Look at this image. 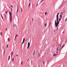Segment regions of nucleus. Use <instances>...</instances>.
Segmentation results:
<instances>
[{
    "mask_svg": "<svg viewBox=\"0 0 67 67\" xmlns=\"http://www.w3.org/2000/svg\"><path fill=\"white\" fill-rule=\"evenodd\" d=\"M23 63V62H22L21 63V65H22V63Z\"/></svg>",
    "mask_w": 67,
    "mask_h": 67,
    "instance_id": "obj_28",
    "label": "nucleus"
},
{
    "mask_svg": "<svg viewBox=\"0 0 67 67\" xmlns=\"http://www.w3.org/2000/svg\"><path fill=\"white\" fill-rule=\"evenodd\" d=\"M21 12H22V9H21Z\"/></svg>",
    "mask_w": 67,
    "mask_h": 67,
    "instance_id": "obj_36",
    "label": "nucleus"
},
{
    "mask_svg": "<svg viewBox=\"0 0 67 67\" xmlns=\"http://www.w3.org/2000/svg\"><path fill=\"white\" fill-rule=\"evenodd\" d=\"M18 36V35H16L15 36V38H16V36Z\"/></svg>",
    "mask_w": 67,
    "mask_h": 67,
    "instance_id": "obj_12",
    "label": "nucleus"
},
{
    "mask_svg": "<svg viewBox=\"0 0 67 67\" xmlns=\"http://www.w3.org/2000/svg\"><path fill=\"white\" fill-rule=\"evenodd\" d=\"M39 56H40V55H39Z\"/></svg>",
    "mask_w": 67,
    "mask_h": 67,
    "instance_id": "obj_64",
    "label": "nucleus"
},
{
    "mask_svg": "<svg viewBox=\"0 0 67 67\" xmlns=\"http://www.w3.org/2000/svg\"><path fill=\"white\" fill-rule=\"evenodd\" d=\"M8 11H9L8 10L7 12H5V13H6V14H7V13H8Z\"/></svg>",
    "mask_w": 67,
    "mask_h": 67,
    "instance_id": "obj_13",
    "label": "nucleus"
},
{
    "mask_svg": "<svg viewBox=\"0 0 67 67\" xmlns=\"http://www.w3.org/2000/svg\"><path fill=\"white\" fill-rule=\"evenodd\" d=\"M47 65H48V63H47Z\"/></svg>",
    "mask_w": 67,
    "mask_h": 67,
    "instance_id": "obj_59",
    "label": "nucleus"
},
{
    "mask_svg": "<svg viewBox=\"0 0 67 67\" xmlns=\"http://www.w3.org/2000/svg\"><path fill=\"white\" fill-rule=\"evenodd\" d=\"M6 15H5V18L6 19H7V18H6Z\"/></svg>",
    "mask_w": 67,
    "mask_h": 67,
    "instance_id": "obj_39",
    "label": "nucleus"
},
{
    "mask_svg": "<svg viewBox=\"0 0 67 67\" xmlns=\"http://www.w3.org/2000/svg\"><path fill=\"white\" fill-rule=\"evenodd\" d=\"M47 25V24H45L44 25V26H45V27Z\"/></svg>",
    "mask_w": 67,
    "mask_h": 67,
    "instance_id": "obj_21",
    "label": "nucleus"
},
{
    "mask_svg": "<svg viewBox=\"0 0 67 67\" xmlns=\"http://www.w3.org/2000/svg\"><path fill=\"white\" fill-rule=\"evenodd\" d=\"M60 18H61V19H62V14L61 15V14L60 15Z\"/></svg>",
    "mask_w": 67,
    "mask_h": 67,
    "instance_id": "obj_7",
    "label": "nucleus"
},
{
    "mask_svg": "<svg viewBox=\"0 0 67 67\" xmlns=\"http://www.w3.org/2000/svg\"><path fill=\"white\" fill-rule=\"evenodd\" d=\"M25 41H26V40H25Z\"/></svg>",
    "mask_w": 67,
    "mask_h": 67,
    "instance_id": "obj_63",
    "label": "nucleus"
},
{
    "mask_svg": "<svg viewBox=\"0 0 67 67\" xmlns=\"http://www.w3.org/2000/svg\"><path fill=\"white\" fill-rule=\"evenodd\" d=\"M10 55H9L8 56V60H9L10 59Z\"/></svg>",
    "mask_w": 67,
    "mask_h": 67,
    "instance_id": "obj_9",
    "label": "nucleus"
},
{
    "mask_svg": "<svg viewBox=\"0 0 67 67\" xmlns=\"http://www.w3.org/2000/svg\"><path fill=\"white\" fill-rule=\"evenodd\" d=\"M56 50H57V51H58V49H56Z\"/></svg>",
    "mask_w": 67,
    "mask_h": 67,
    "instance_id": "obj_32",
    "label": "nucleus"
},
{
    "mask_svg": "<svg viewBox=\"0 0 67 67\" xmlns=\"http://www.w3.org/2000/svg\"><path fill=\"white\" fill-rule=\"evenodd\" d=\"M8 41H10V39L9 38H8Z\"/></svg>",
    "mask_w": 67,
    "mask_h": 67,
    "instance_id": "obj_22",
    "label": "nucleus"
},
{
    "mask_svg": "<svg viewBox=\"0 0 67 67\" xmlns=\"http://www.w3.org/2000/svg\"><path fill=\"white\" fill-rule=\"evenodd\" d=\"M18 54H17L16 55V56H18Z\"/></svg>",
    "mask_w": 67,
    "mask_h": 67,
    "instance_id": "obj_46",
    "label": "nucleus"
},
{
    "mask_svg": "<svg viewBox=\"0 0 67 67\" xmlns=\"http://www.w3.org/2000/svg\"><path fill=\"white\" fill-rule=\"evenodd\" d=\"M64 12H65V11H66V10H64Z\"/></svg>",
    "mask_w": 67,
    "mask_h": 67,
    "instance_id": "obj_48",
    "label": "nucleus"
},
{
    "mask_svg": "<svg viewBox=\"0 0 67 67\" xmlns=\"http://www.w3.org/2000/svg\"><path fill=\"white\" fill-rule=\"evenodd\" d=\"M2 13L1 14V16H2Z\"/></svg>",
    "mask_w": 67,
    "mask_h": 67,
    "instance_id": "obj_51",
    "label": "nucleus"
},
{
    "mask_svg": "<svg viewBox=\"0 0 67 67\" xmlns=\"http://www.w3.org/2000/svg\"><path fill=\"white\" fill-rule=\"evenodd\" d=\"M17 13H17V10L16 15H18V14Z\"/></svg>",
    "mask_w": 67,
    "mask_h": 67,
    "instance_id": "obj_40",
    "label": "nucleus"
},
{
    "mask_svg": "<svg viewBox=\"0 0 67 67\" xmlns=\"http://www.w3.org/2000/svg\"><path fill=\"white\" fill-rule=\"evenodd\" d=\"M57 49H58V47H57Z\"/></svg>",
    "mask_w": 67,
    "mask_h": 67,
    "instance_id": "obj_60",
    "label": "nucleus"
},
{
    "mask_svg": "<svg viewBox=\"0 0 67 67\" xmlns=\"http://www.w3.org/2000/svg\"><path fill=\"white\" fill-rule=\"evenodd\" d=\"M1 34H2V32H1Z\"/></svg>",
    "mask_w": 67,
    "mask_h": 67,
    "instance_id": "obj_53",
    "label": "nucleus"
},
{
    "mask_svg": "<svg viewBox=\"0 0 67 67\" xmlns=\"http://www.w3.org/2000/svg\"><path fill=\"white\" fill-rule=\"evenodd\" d=\"M12 62H13V60H14V58H13L12 59Z\"/></svg>",
    "mask_w": 67,
    "mask_h": 67,
    "instance_id": "obj_26",
    "label": "nucleus"
},
{
    "mask_svg": "<svg viewBox=\"0 0 67 67\" xmlns=\"http://www.w3.org/2000/svg\"><path fill=\"white\" fill-rule=\"evenodd\" d=\"M3 49H4V53L3 54V55H4V46L3 47Z\"/></svg>",
    "mask_w": 67,
    "mask_h": 67,
    "instance_id": "obj_10",
    "label": "nucleus"
},
{
    "mask_svg": "<svg viewBox=\"0 0 67 67\" xmlns=\"http://www.w3.org/2000/svg\"><path fill=\"white\" fill-rule=\"evenodd\" d=\"M13 51H12V55H13Z\"/></svg>",
    "mask_w": 67,
    "mask_h": 67,
    "instance_id": "obj_29",
    "label": "nucleus"
},
{
    "mask_svg": "<svg viewBox=\"0 0 67 67\" xmlns=\"http://www.w3.org/2000/svg\"><path fill=\"white\" fill-rule=\"evenodd\" d=\"M7 45V48H8V46H9V44H6Z\"/></svg>",
    "mask_w": 67,
    "mask_h": 67,
    "instance_id": "obj_14",
    "label": "nucleus"
},
{
    "mask_svg": "<svg viewBox=\"0 0 67 67\" xmlns=\"http://www.w3.org/2000/svg\"><path fill=\"white\" fill-rule=\"evenodd\" d=\"M60 21L59 20L56 23V20H55V26L56 27H57V26L58 25V24H59V22Z\"/></svg>",
    "mask_w": 67,
    "mask_h": 67,
    "instance_id": "obj_2",
    "label": "nucleus"
},
{
    "mask_svg": "<svg viewBox=\"0 0 67 67\" xmlns=\"http://www.w3.org/2000/svg\"><path fill=\"white\" fill-rule=\"evenodd\" d=\"M42 62H43V64H44V62L43 61Z\"/></svg>",
    "mask_w": 67,
    "mask_h": 67,
    "instance_id": "obj_45",
    "label": "nucleus"
},
{
    "mask_svg": "<svg viewBox=\"0 0 67 67\" xmlns=\"http://www.w3.org/2000/svg\"><path fill=\"white\" fill-rule=\"evenodd\" d=\"M38 55H40V54L39 53H38Z\"/></svg>",
    "mask_w": 67,
    "mask_h": 67,
    "instance_id": "obj_54",
    "label": "nucleus"
},
{
    "mask_svg": "<svg viewBox=\"0 0 67 67\" xmlns=\"http://www.w3.org/2000/svg\"><path fill=\"white\" fill-rule=\"evenodd\" d=\"M49 26H50V25H49Z\"/></svg>",
    "mask_w": 67,
    "mask_h": 67,
    "instance_id": "obj_62",
    "label": "nucleus"
},
{
    "mask_svg": "<svg viewBox=\"0 0 67 67\" xmlns=\"http://www.w3.org/2000/svg\"><path fill=\"white\" fill-rule=\"evenodd\" d=\"M30 3H29V6H28V7H29L30 5Z\"/></svg>",
    "mask_w": 67,
    "mask_h": 67,
    "instance_id": "obj_17",
    "label": "nucleus"
},
{
    "mask_svg": "<svg viewBox=\"0 0 67 67\" xmlns=\"http://www.w3.org/2000/svg\"><path fill=\"white\" fill-rule=\"evenodd\" d=\"M54 32H55V30H54Z\"/></svg>",
    "mask_w": 67,
    "mask_h": 67,
    "instance_id": "obj_52",
    "label": "nucleus"
},
{
    "mask_svg": "<svg viewBox=\"0 0 67 67\" xmlns=\"http://www.w3.org/2000/svg\"><path fill=\"white\" fill-rule=\"evenodd\" d=\"M58 27H57V31H58Z\"/></svg>",
    "mask_w": 67,
    "mask_h": 67,
    "instance_id": "obj_27",
    "label": "nucleus"
},
{
    "mask_svg": "<svg viewBox=\"0 0 67 67\" xmlns=\"http://www.w3.org/2000/svg\"><path fill=\"white\" fill-rule=\"evenodd\" d=\"M18 5L17 6V13H18Z\"/></svg>",
    "mask_w": 67,
    "mask_h": 67,
    "instance_id": "obj_11",
    "label": "nucleus"
},
{
    "mask_svg": "<svg viewBox=\"0 0 67 67\" xmlns=\"http://www.w3.org/2000/svg\"><path fill=\"white\" fill-rule=\"evenodd\" d=\"M65 63L66 64V63H67L65 62Z\"/></svg>",
    "mask_w": 67,
    "mask_h": 67,
    "instance_id": "obj_58",
    "label": "nucleus"
},
{
    "mask_svg": "<svg viewBox=\"0 0 67 67\" xmlns=\"http://www.w3.org/2000/svg\"><path fill=\"white\" fill-rule=\"evenodd\" d=\"M62 13H62H62H60V14L61 15V14H62Z\"/></svg>",
    "mask_w": 67,
    "mask_h": 67,
    "instance_id": "obj_37",
    "label": "nucleus"
},
{
    "mask_svg": "<svg viewBox=\"0 0 67 67\" xmlns=\"http://www.w3.org/2000/svg\"><path fill=\"white\" fill-rule=\"evenodd\" d=\"M23 3H24V2H23Z\"/></svg>",
    "mask_w": 67,
    "mask_h": 67,
    "instance_id": "obj_55",
    "label": "nucleus"
},
{
    "mask_svg": "<svg viewBox=\"0 0 67 67\" xmlns=\"http://www.w3.org/2000/svg\"><path fill=\"white\" fill-rule=\"evenodd\" d=\"M66 20H67V19H66L65 20V21H66Z\"/></svg>",
    "mask_w": 67,
    "mask_h": 67,
    "instance_id": "obj_49",
    "label": "nucleus"
},
{
    "mask_svg": "<svg viewBox=\"0 0 67 67\" xmlns=\"http://www.w3.org/2000/svg\"><path fill=\"white\" fill-rule=\"evenodd\" d=\"M23 41H25V38H24Z\"/></svg>",
    "mask_w": 67,
    "mask_h": 67,
    "instance_id": "obj_23",
    "label": "nucleus"
},
{
    "mask_svg": "<svg viewBox=\"0 0 67 67\" xmlns=\"http://www.w3.org/2000/svg\"><path fill=\"white\" fill-rule=\"evenodd\" d=\"M1 35H2V34H1Z\"/></svg>",
    "mask_w": 67,
    "mask_h": 67,
    "instance_id": "obj_61",
    "label": "nucleus"
},
{
    "mask_svg": "<svg viewBox=\"0 0 67 67\" xmlns=\"http://www.w3.org/2000/svg\"><path fill=\"white\" fill-rule=\"evenodd\" d=\"M59 21H60V20H61V18L60 17V18L59 19Z\"/></svg>",
    "mask_w": 67,
    "mask_h": 67,
    "instance_id": "obj_16",
    "label": "nucleus"
},
{
    "mask_svg": "<svg viewBox=\"0 0 67 67\" xmlns=\"http://www.w3.org/2000/svg\"><path fill=\"white\" fill-rule=\"evenodd\" d=\"M29 59H28L27 60V61H28L29 60Z\"/></svg>",
    "mask_w": 67,
    "mask_h": 67,
    "instance_id": "obj_44",
    "label": "nucleus"
},
{
    "mask_svg": "<svg viewBox=\"0 0 67 67\" xmlns=\"http://www.w3.org/2000/svg\"><path fill=\"white\" fill-rule=\"evenodd\" d=\"M38 3V2H37V5H36V7H37V4Z\"/></svg>",
    "mask_w": 67,
    "mask_h": 67,
    "instance_id": "obj_31",
    "label": "nucleus"
},
{
    "mask_svg": "<svg viewBox=\"0 0 67 67\" xmlns=\"http://www.w3.org/2000/svg\"><path fill=\"white\" fill-rule=\"evenodd\" d=\"M56 53H57V54L58 53V52L56 51Z\"/></svg>",
    "mask_w": 67,
    "mask_h": 67,
    "instance_id": "obj_33",
    "label": "nucleus"
},
{
    "mask_svg": "<svg viewBox=\"0 0 67 67\" xmlns=\"http://www.w3.org/2000/svg\"><path fill=\"white\" fill-rule=\"evenodd\" d=\"M5 30H6V31H7V28H6V29Z\"/></svg>",
    "mask_w": 67,
    "mask_h": 67,
    "instance_id": "obj_41",
    "label": "nucleus"
},
{
    "mask_svg": "<svg viewBox=\"0 0 67 67\" xmlns=\"http://www.w3.org/2000/svg\"><path fill=\"white\" fill-rule=\"evenodd\" d=\"M12 7L13 8V5H12L11 6V7Z\"/></svg>",
    "mask_w": 67,
    "mask_h": 67,
    "instance_id": "obj_30",
    "label": "nucleus"
},
{
    "mask_svg": "<svg viewBox=\"0 0 67 67\" xmlns=\"http://www.w3.org/2000/svg\"><path fill=\"white\" fill-rule=\"evenodd\" d=\"M32 21L33 22V18H32Z\"/></svg>",
    "mask_w": 67,
    "mask_h": 67,
    "instance_id": "obj_34",
    "label": "nucleus"
},
{
    "mask_svg": "<svg viewBox=\"0 0 67 67\" xmlns=\"http://www.w3.org/2000/svg\"><path fill=\"white\" fill-rule=\"evenodd\" d=\"M31 63H32V60H31Z\"/></svg>",
    "mask_w": 67,
    "mask_h": 67,
    "instance_id": "obj_43",
    "label": "nucleus"
},
{
    "mask_svg": "<svg viewBox=\"0 0 67 67\" xmlns=\"http://www.w3.org/2000/svg\"><path fill=\"white\" fill-rule=\"evenodd\" d=\"M11 10H12V12H13V11L12 10V8H11Z\"/></svg>",
    "mask_w": 67,
    "mask_h": 67,
    "instance_id": "obj_25",
    "label": "nucleus"
},
{
    "mask_svg": "<svg viewBox=\"0 0 67 67\" xmlns=\"http://www.w3.org/2000/svg\"><path fill=\"white\" fill-rule=\"evenodd\" d=\"M65 46V45H63L62 47L61 48V49L60 50V52L61 51V50H62V49L64 47V46Z\"/></svg>",
    "mask_w": 67,
    "mask_h": 67,
    "instance_id": "obj_4",
    "label": "nucleus"
},
{
    "mask_svg": "<svg viewBox=\"0 0 67 67\" xmlns=\"http://www.w3.org/2000/svg\"><path fill=\"white\" fill-rule=\"evenodd\" d=\"M21 10L22 9V8L21 7Z\"/></svg>",
    "mask_w": 67,
    "mask_h": 67,
    "instance_id": "obj_50",
    "label": "nucleus"
},
{
    "mask_svg": "<svg viewBox=\"0 0 67 67\" xmlns=\"http://www.w3.org/2000/svg\"><path fill=\"white\" fill-rule=\"evenodd\" d=\"M59 14V13H58L57 14V15H56V16L57 17H58V14Z\"/></svg>",
    "mask_w": 67,
    "mask_h": 67,
    "instance_id": "obj_5",
    "label": "nucleus"
},
{
    "mask_svg": "<svg viewBox=\"0 0 67 67\" xmlns=\"http://www.w3.org/2000/svg\"><path fill=\"white\" fill-rule=\"evenodd\" d=\"M13 26H14H14H15V25H14V24Z\"/></svg>",
    "mask_w": 67,
    "mask_h": 67,
    "instance_id": "obj_35",
    "label": "nucleus"
},
{
    "mask_svg": "<svg viewBox=\"0 0 67 67\" xmlns=\"http://www.w3.org/2000/svg\"><path fill=\"white\" fill-rule=\"evenodd\" d=\"M51 23H49V25H51Z\"/></svg>",
    "mask_w": 67,
    "mask_h": 67,
    "instance_id": "obj_47",
    "label": "nucleus"
},
{
    "mask_svg": "<svg viewBox=\"0 0 67 67\" xmlns=\"http://www.w3.org/2000/svg\"><path fill=\"white\" fill-rule=\"evenodd\" d=\"M59 18V17H57L56 21H57V22H58V20Z\"/></svg>",
    "mask_w": 67,
    "mask_h": 67,
    "instance_id": "obj_6",
    "label": "nucleus"
},
{
    "mask_svg": "<svg viewBox=\"0 0 67 67\" xmlns=\"http://www.w3.org/2000/svg\"><path fill=\"white\" fill-rule=\"evenodd\" d=\"M44 0H42L41 2L40 3H42V2H43V1H44Z\"/></svg>",
    "mask_w": 67,
    "mask_h": 67,
    "instance_id": "obj_15",
    "label": "nucleus"
},
{
    "mask_svg": "<svg viewBox=\"0 0 67 67\" xmlns=\"http://www.w3.org/2000/svg\"><path fill=\"white\" fill-rule=\"evenodd\" d=\"M15 40V39H14V40Z\"/></svg>",
    "mask_w": 67,
    "mask_h": 67,
    "instance_id": "obj_56",
    "label": "nucleus"
},
{
    "mask_svg": "<svg viewBox=\"0 0 67 67\" xmlns=\"http://www.w3.org/2000/svg\"><path fill=\"white\" fill-rule=\"evenodd\" d=\"M9 20L10 22H11V21H12V13L11 12H9Z\"/></svg>",
    "mask_w": 67,
    "mask_h": 67,
    "instance_id": "obj_1",
    "label": "nucleus"
},
{
    "mask_svg": "<svg viewBox=\"0 0 67 67\" xmlns=\"http://www.w3.org/2000/svg\"><path fill=\"white\" fill-rule=\"evenodd\" d=\"M30 44H31V43H30L29 42L28 43V46L27 47V49H28V48H29V47H30Z\"/></svg>",
    "mask_w": 67,
    "mask_h": 67,
    "instance_id": "obj_3",
    "label": "nucleus"
},
{
    "mask_svg": "<svg viewBox=\"0 0 67 67\" xmlns=\"http://www.w3.org/2000/svg\"><path fill=\"white\" fill-rule=\"evenodd\" d=\"M1 17L2 19L3 20V16H2V15Z\"/></svg>",
    "mask_w": 67,
    "mask_h": 67,
    "instance_id": "obj_20",
    "label": "nucleus"
},
{
    "mask_svg": "<svg viewBox=\"0 0 67 67\" xmlns=\"http://www.w3.org/2000/svg\"><path fill=\"white\" fill-rule=\"evenodd\" d=\"M57 54H53V56H57Z\"/></svg>",
    "mask_w": 67,
    "mask_h": 67,
    "instance_id": "obj_8",
    "label": "nucleus"
},
{
    "mask_svg": "<svg viewBox=\"0 0 67 67\" xmlns=\"http://www.w3.org/2000/svg\"><path fill=\"white\" fill-rule=\"evenodd\" d=\"M61 46H62V45H60V47H61Z\"/></svg>",
    "mask_w": 67,
    "mask_h": 67,
    "instance_id": "obj_42",
    "label": "nucleus"
},
{
    "mask_svg": "<svg viewBox=\"0 0 67 67\" xmlns=\"http://www.w3.org/2000/svg\"><path fill=\"white\" fill-rule=\"evenodd\" d=\"M24 43V41H23L22 42V44H23V43Z\"/></svg>",
    "mask_w": 67,
    "mask_h": 67,
    "instance_id": "obj_18",
    "label": "nucleus"
},
{
    "mask_svg": "<svg viewBox=\"0 0 67 67\" xmlns=\"http://www.w3.org/2000/svg\"><path fill=\"white\" fill-rule=\"evenodd\" d=\"M63 33H64V32H63Z\"/></svg>",
    "mask_w": 67,
    "mask_h": 67,
    "instance_id": "obj_57",
    "label": "nucleus"
},
{
    "mask_svg": "<svg viewBox=\"0 0 67 67\" xmlns=\"http://www.w3.org/2000/svg\"><path fill=\"white\" fill-rule=\"evenodd\" d=\"M47 13L46 12L44 13L45 15H46V14H47Z\"/></svg>",
    "mask_w": 67,
    "mask_h": 67,
    "instance_id": "obj_19",
    "label": "nucleus"
},
{
    "mask_svg": "<svg viewBox=\"0 0 67 67\" xmlns=\"http://www.w3.org/2000/svg\"><path fill=\"white\" fill-rule=\"evenodd\" d=\"M12 55H11V58H12Z\"/></svg>",
    "mask_w": 67,
    "mask_h": 67,
    "instance_id": "obj_38",
    "label": "nucleus"
},
{
    "mask_svg": "<svg viewBox=\"0 0 67 67\" xmlns=\"http://www.w3.org/2000/svg\"><path fill=\"white\" fill-rule=\"evenodd\" d=\"M35 53V51H34V53H33V55H34V54Z\"/></svg>",
    "mask_w": 67,
    "mask_h": 67,
    "instance_id": "obj_24",
    "label": "nucleus"
}]
</instances>
